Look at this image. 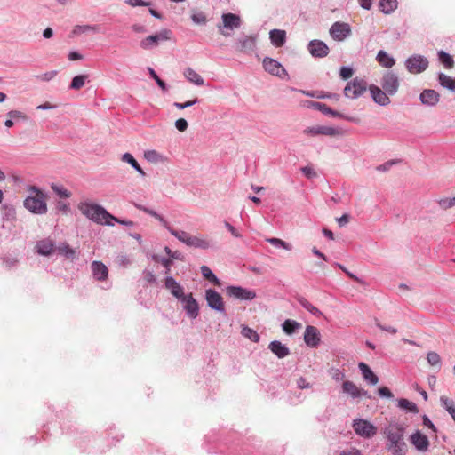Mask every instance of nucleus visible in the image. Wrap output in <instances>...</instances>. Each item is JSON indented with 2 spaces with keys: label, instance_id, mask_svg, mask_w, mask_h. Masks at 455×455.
Listing matches in <instances>:
<instances>
[{
  "label": "nucleus",
  "instance_id": "de8ad7c7",
  "mask_svg": "<svg viewBox=\"0 0 455 455\" xmlns=\"http://www.w3.org/2000/svg\"><path fill=\"white\" fill-rule=\"evenodd\" d=\"M86 75H79L76 76L71 82L70 88L74 90H79L81 89L84 84L85 81L87 79Z\"/></svg>",
  "mask_w": 455,
  "mask_h": 455
},
{
  "label": "nucleus",
  "instance_id": "09e8293b",
  "mask_svg": "<svg viewBox=\"0 0 455 455\" xmlns=\"http://www.w3.org/2000/svg\"><path fill=\"white\" fill-rule=\"evenodd\" d=\"M427 360L431 366H437L438 369L441 367V357L435 352H429L427 355Z\"/></svg>",
  "mask_w": 455,
  "mask_h": 455
},
{
  "label": "nucleus",
  "instance_id": "c85d7f7f",
  "mask_svg": "<svg viewBox=\"0 0 455 455\" xmlns=\"http://www.w3.org/2000/svg\"><path fill=\"white\" fill-rule=\"evenodd\" d=\"M304 132L311 135L323 134L329 136H333L337 133L334 128L327 126L309 127L304 130Z\"/></svg>",
  "mask_w": 455,
  "mask_h": 455
},
{
  "label": "nucleus",
  "instance_id": "6ab92c4d",
  "mask_svg": "<svg viewBox=\"0 0 455 455\" xmlns=\"http://www.w3.org/2000/svg\"><path fill=\"white\" fill-rule=\"evenodd\" d=\"M187 246L196 248V249H202V250H207L210 248H213L214 244L212 241L203 237V236H197V235H189L188 243L186 244Z\"/></svg>",
  "mask_w": 455,
  "mask_h": 455
},
{
  "label": "nucleus",
  "instance_id": "0eeeda50",
  "mask_svg": "<svg viewBox=\"0 0 455 455\" xmlns=\"http://www.w3.org/2000/svg\"><path fill=\"white\" fill-rule=\"evenodd\" d=\"M380 84L388 95H395L400 85L397 76L391 71H386L383 74Z\"/></svg>",
  "mask_w": 455,
  "mask_h": 455
},
{
  "label": "nucleus",
  "instance_id": "f03ea898",
  "mask_svg": "<svg viewBox=\"0 0 455 455\" xmlns=\"http://www.w3.org/2000/svg\"><path fill=\"white\" fill-rule=\"evenodd\" d=\"M405 428L403 426L394 423L384 429L387 438L386 447L393 455H405L407 445L404 442Z\"/></svg>",
  "mask_w": 455,
  "mask_h": 455
},
{
  "label": "nucleus",
  "instance_id": "72a5a7b5",
  "mask_svg": "<svg viewBox=\"0 0 455 455\" xmlns=\"http://www.w3.org/2000/svg\"><path fill=\"white\" fill-rule=\"evenodd\" d=\"M184 76L192 84L196 85L204 84L203 77L191 68H187L185 69Z\"/></svg>",
  "mask_w": 455,
  "mask_h": 455
},
{
  "label": "nucleus",
  "instance_id": "cd10ccee",
  "mask_svg": "<svg viewBox=\"0 0 455 455\" xmlns=\"http://www.w3.org/2000/svg\"><path fill=\"white\" fill-rule=\"evenodd\" d=\"M0 211L2 213V217L5 220H12L15 218V208L9 202L0 201Z\"/></svg>",
  "mask_w": 455,
  "mask_h": 455
},
{
  "label": "nucleus",
  "instance_id": "a878e982",
  "mask_svg": "<svg viewBox=\"0 0 455 455\" xmlns=\"http://www.w3.org/2000/svg\"><path fill=\"white\" fill-rule=\"evenodd\" d=\"M63 256L66 259L74 261L77 259L78 251L76 249L71 248L68 243H59V256Z\"/></svg>",
  "mask_w": 455,
  "mask_h": 455
},
{
  "label": "nucleus",
  "instance_id": "412c9836",
  "mask_svg": "<svg viewBox=\"0 0 455 455\" xmlns=\"http://www.w3.org/2000/svg\"><path fill=\"white\" fill-rule=\"evenodd\" d=\"M36 251L42 256H49L55 251V244L51 239H43L36 243Z\"/></svg>",
  "mask_w": 455,
  "mask_h": 455
},
{
  "label": "nucleus",
  "instance_id": "dca6fc26",
  "mask_svg": "<svg viewBox=\"0 0 455 455\" xmlns=\"http://www.w3.org/2000/svg\"><path fill=\"white\" fill-rule=\"evenodd\" d=\"M164 287L177 299H180L183 295H185L183 287L172 275H167L165 277Z\"/></svg>",
  "mask_w": 455,
  "mask_h": 455
},
{
  "label": "nucleus",
  "instance_id": "473e14b6",
  "mask_svg": "<svg viewBox=\"0 0 455 455\" xmlns=\"http://www.w3.org/2000/svg\"><path fill=\"white\" fill-rule=\"evenodd\" d=\"M301 323L291 319H287L282 324V329L284 333L291 335L295 333L299 329L301 328Z\"/></svg>",
  "mask_w": 455,
  "mask_h": 455
},
{
  "label": "nucleus",
  "instance_id": "5fc2aeb1",
  "mask_svg": "<svg viewBox=\"0 0 455 455\" xmlns=\"http://www.w3.org/2000/svg\"><path fill=\"white\" fill-rule=\"evenodd\" d=\"M89 31L96 32L97 28H96V27L90 26V25L76 26L74 28L73 33L76 34V35H78V34L86 33V32H89Z\"/></svg>",
  "mask_w": 455,
  "mask_h": 455
},
{
  "label": "nucleus",
  "instance_id": "a211bd4d",
  "mask_svg": "<svg viewBox=\"0 0 455 455\" xmlns=\"http://www.w3.org/2000/svg\"><path fill=\"white\" fill-rule=\"evenodd\" d=\"M370 92L373 100L381 106H387L390 103V100L387 92L385 90H381L377 85H370L369 87Z\"/></svg>",
  "mask_w": 455,
  "mask_h": 455
},
{
  "label": "nucleus",
  "instance_id": "c756f323",
  "mask_svg": "<svg viewBox=\"0 0 455 455\" xmlns=\"http://www.w3.org/2000/svg\"><path fill=\"white\" fill-rule=\"evenodd\" d=\"M270 40L276 47H281L284 44L286 39V33L284 30L273 29L270 31Z\"/></svg>",
  "mask_w": 455,
  "mask_h": 455
},
{
  "label": "nucleus",
  "instance_id": "39448f33",
  "mask_svg": "<svg viewBox=\"0 0 455 455\" xmlns=\"http://www.w3.org/2000/svg\"><path fill=\"white\" fill-rule=\"evenodd\" d=\"M366 90L367 83L356 77L352 82L347 84L344 89V94L347 98L355 99L363 94Z\"/></svg>",
  "mask_w": 455,
  "mask_h": 455
},
{
  "label": "nucleus",
  "instance_id": "c9c22d12",
  "mask_svg": "<svg viewBox=\"0 0 455 455\" xmlns=\"http://www.w3.org/2000/svg\"><path fill=\"white\" fill-rule=\"evenodd\" d=\"M342 391L350 395L353 398H359V387L350 380H345L343 382Z\"/></svg>",
  "mask_w": 455,
  "mask_h": 455
},
{
  "label": "nucleus",
  "instance_id": "13d9d810",
  "mask_svg": "<svg viewBox=\"0 0 455 455\" xmlns=\"http://www.w3.org/2000/svg\"><path fill=\"white\" fill-rule=\"evenodd\" d=\"M144 156L150 162H156L160 158V155L156 150H148L145 152Z\"/></svg>",
  "mask_w": 455,
  "mask_h": 455
},
{
  "label": "nucleus",
  "instance_id": "37998d69",
  "mask_svg": "<svg viewBox=\"0 0 455 455\" xmlns=\"http://www.w3.org/2000/svg\"><path fill=\"white\" fill-rule=\"evenodd\" d=\"M266 241L275 246V248L291 251L292 246L291 243L276 237L267 238Z\"/></svg>",
  "mask_w": 455,
  "mask_h": 455
},
{
  "label": "nucleus",
  "instance_id": "2f4dec72",
  "mask_svg": "<svg viewBox=\"0 0 455 455\" xmlns=\"http://www.w3.org/2000/svg\"><path fill=\"white\" fill-rule=\"evenodd\" d=\"M29 195L26 196L25 199H47L48 195L44 192L42 188L36 187V186H28L27 187Z\"/></svg>",
  "mask_w": 455,
  "mask_h": 455
},
{
  "label": "nucleus",
  "instance_id": "e2e57ef3",
  "mask_svg": "<svg viewBox=\"0 0 455 455\" xmlns=\"http://www.w3.org/2000/svg\"><path fill=\"white\" fill-rule=\"evenodd\" d=\"M339 75L344 80H347L353 76V69L350 68L342 67L340 68Z\"/></svg>",
  "mask_w": 455,
  "mask_h": 455
},
{
  "label": "nucleus",
  "instance_id": "49530a36",
  "mask_svg": "<svg viewBox=\"0 0 455 455\" xmlns=\"http://www.w3.org/2000/svg\"><path fill=\"white\" fill-rule=\"evenodd\" d=\"M241 333L244 338H247L253 342H259V335L257 331L248 326H243Z\"/></svg>",
  "mask_w": 455,
  "mask_h": 455
},
{
  "label": "nucleus",
  "instance_id": "7c9ffc66",
  "mask_svg": "<svg viewBox=\"0 0 455 455\" xmlns=\"http://www.w3.org/2000/svg\"><path fill=\"white\" fill-rule=\"evenodd\" d=\"M298 303L307 311H308L310 314H312L314 316H321L323 314L322 312L315 307L313 304H311L307 299H305L302 296L297 297Z\"/></svg>",
  "mask_w": 455,
  "mask_h": 455
},
{
  "label": "nucleus",
  "instance_id": "bf43d9fd",
  "mask_svg": "<svg viewBox=\"0 0 455 455\" xmlns=\"http://www.w3.org/2000/svg\"><path fill=\"white\" fill-rule=\"evenodd\" d=\"M378 394L379 396L392 399L394 397L393 393L390 391V389L387 387H381L378 389Z\"/></svg>",
  "mask_w": 455,
  "mask_h": 455
},
{
  "label": "nucleus",
  "instance_id": "603ef678",
  "mask_svg": "<svg viewBox=\"0 0 455 455\" xmlns=\"http://www.w3.org/2000/svg\"><path fill=\"white\" fill-rule=\"evenodd\" d=\"M144 212H148L149 215L156 218L164 228L168 226V221L160 214H158L156 211L150 210L148 208H144Z\"/></svg>",
  "mask_w": 455,
  "mask_h": 455
},
{
  "label": "nucleus",
  "instance_id": "aec40b11",
  "mask_svg": "<svg viewBox=\"0 0 455 455\" xmlns=\"http://www.w3.org/2000/svg\"><path fill=\"white\" fill-rule=\"evenodd\" d=\"M410 441L411 444L420 451H426L429 446V441L427 435H423L419 430L411 435Z\"/></svg>",
  "mask_w": 455,
  "mask_h": 455
},
{
  "label": "nucleus",
  "instance_id": "6e6d98bb",
  "mask_svg": "<svg viewBox=\"0 0 455 455\" xmlns=\"http://www.w3.org/2000/svg\"><path fill=\"white\" fill-rule=\"evenodd\" d=\"M148 71H149V74L151 76V77L153 79H155V81L156 82V84H158V86L163 90V91H166L167 87H166V84L165 83L156 75V73L155 72V70L151 68H148Z\"/></svg>",
  "mask_w": 455,
  "mask_h": 455
},
{
  "label": "nucleus",
  "instance_id": "69168bd1",
  "mask_svg": "<svg viewBox=\"0 0 455 455\" xmlns=\"http://www.w3.org/2000/svg\"><path fill=\"white\" fill-rule=\"evenodd\" d=\"M422 423L426 427L430 428L433 432L437 431L435 426L434 425V423L430 420V419L427 415H424L422 417Z\"/></svg>",
  "mask_w": 455,
  "mask_h": 455
},
{
  "label": "nucleus",
  "instance_id": "bb28decb",
  "mask_svg": "<svg viewBox=\"0 0 455 455\" xmlns=\"http://www.w3.org/2000/svg\"><path fill=\"white\" fill-rule=\"evenodd\" d=\"M423 104L434 106L439 100V94L435 90H424L420 94Z\"/></svg>",
  "mask_w": 455,
  "mask_h": 455
},
{
  "label": "nucleus",
  "instance_id": "0e129e2a",
  "mask_svg": "<svg viewBox=\"0 0 455 455\" xmlns=\"http://www.w3.org/2000/svg\"><path fill=\"white\" fill-rule=\"evenodd\" d=\"M297 387L300 389H306L310 388L312 387V384L307 382L304 377H300L297 380Z\"/></svg>",
  "mask_w": 455,
  "mask_h": 455
},
{
  "label": "nucleus",
  "instance_id": "e433bc0d",
  "mask_svg": "<svg viewBox=\"0 0 455 455\" xmlns=\"http://www.w3.org/2000/svg\"><path fill=\"white\" fill-rule=\"evenodd\" d=\"M397 405L400 409L404 410L407 412L418 413L419 409L416 403L411 402L405 398H400L397 401Z\"/></svg>",
  "mask_w": 455,
  "mask_h": 455
},
{
  "label": "nucleus",
  "instance_id": "052dcab7",
  "mask_svg": "<svg viewBox=\"0 0 455 455\" xmlns=\"http://www.w3.org/2000/svg\"><path fill=\"white\" fill-rule=\"evenodd\" d=\"M188 122L184 118H179L175 122V127L180 132H185L188 129Z\"/></svg>",
  "mask_w": 455,
  "mask_h": 455
},
{
  "label": "nucleus",
  "instance_id": "8fccbe9b",
  "mask_svg": "<svg viewBox=\"0 0 455 455\" xmlns=\"http://www.w3.org/2000/svg\"><path fill=\"white\" fill-rule=\"evenodd\" d=\"M439 60L447 68H451L453 67V60L451 55L444 52H439Z\"/></svg>",
  "mask_w": 455,
  "mask_h": 455
},
{
  "label": "nucleus",
  "instance_id": "a19ab883",
  "mask_svg": "<svg viewBox=\"0 0 455 455\" xmlns=\"http://www.w3.org/2000/svg\"><path fill=\"white\" fill-rule=\"evenodd\" d=\"M200 270H201L202 275L209 282H211L216 285H219L220 283L219 278L215 275V274L207 266H202L200 267Z\"/></svg>",
  "mask_w": 455,
  "mask_h": 455
},
{
  "label": "nucleus",
  "instance_id": "4be33fe9",
  "mask_svg": "<svg viewBox=\"0 0 455 455\" xmlns=\"http://www.w3.org/2000/svg\"><path fill=\"white\" fill-rule=\"evenodd\" d=\"M268 349L279 359H283L290 355L289 347L279 340L271 341Z\"/></svg>",
  "mask_w": 455,
  "mask_h": 455
},
{
  "label": "nucleus",
  "instance_id": "f257e3e1",
  "mask_svg": "<svg viewBox=\"0 0 455 455\" xmlns=\"http://www.w3.org/2000/svg\"><path fill=\"white\" fill-rule=\"evenodd\" d=\"M80 212L86 216L92 221L107 226H114L115 223H118L127 227L134 226V222L132 220L119 219L111 213H109L105 208L98 204H92L87 201L81 202L78 206Z\"/></svg>",
  "mask_w": 455,
  "mask_h": 455
},
{
  "label": "nucleus",
  "instance_id": "338daca9",
  "mask_svg": "<svg viewBox=\"0 0 455 455\" xmlns=\"http://www.w3.org/2000/svg\"><path fill=\"white\" fill-rule=\"evenodd\" d=\"M340 455H362V451L356 448L351 447L347 450H343Z\"/></svg>",
  "mask_w": 455,
  "mask_h": 455
},
{
  "label": "nucleus",
  "instance_id": "6e6552de",
  "mask_svg": "<svg viewBox=\"0 0 455 455\" xmlns=\"http://www.w3.org/2000/svg\"><path fill=\"white\" fill-rule=\"evenodd\" d=\"M183 304V309L191 319H196L199 315V306L192 293L185 294L178 299Z\"/></svg>",
  "mask_w": 455,
  "mask_h": 455
},
{
  "label": "nucleus",
  "instance_id": "f3484780",
  "mask_svg": "<svg viewBox=\"0 0 455 455\" xmlns=\"http://www.w3.org/2000/svg\"><path fill=\"white\" fill-rule=\"evenodd\" d=\"M308 50L314 57L317 58L325 57L329 53L328 46L320 40H312L308 44Z\"/></svg>",
  "mask_w": 455,
  "mask_h": 455
},
{
  "label": "nucleus",
  "instance_id": "c03bdc74",
  "mask_svg": "<svg viewBox=\"0 0 455 455\" xmlns=\"http://www.w3.org/2000/svg\"><path fill=\"white\" fill-rule=\"evenodd\" d=\"M439 82L443 87H445L451 92H455V79L450 77L449 76L441 73L439 75Z\"/></svg>",
  "mask_w": 455,
  "mask_h": 455
},
{
  "label": "nucleus",
  "instance_id": "423d86ee",
  "mask_svg": "<svg viewBox=\"0 0 455 455\" xmlns=\"http://www.w3.org/2000/svg\"><path fill=\"white\" fill-rule=\"evenodd\" d=\"M205 300L207 306L220 313H225V305L221 295L213 289H207L205 291Z\"/></svg>",
  "mask_w": 455,
  "mask_h": 455
},
{
  "label": "nucleus",
  "instance_id": "3c124183",
  "mask_svg": "<svg viewBox=\"0 0 455 455\" xmlns=\"http://www.w3.org/2000/svg\"><path fill=\"white\" fill-rule=\"evenodd\" d=\"M164 252L168 256L167 259H172V261H173V259H178V260L184 259V255L182 252H180L179 251H172L168 246L164 247Z\"/></svg>",
  "mask_w": 455,
  "mask_h": 455
},
{
  "label": "nucleus",
  "instance_id": "f8f14e48",
  "mask_svg": "<svg viewBox=\"0 0 455 455\" xmlns=\"http://www.w3.org/2000/svg\"><path fill=\"white\" fill-rule=\"evenodd\" d=\"M172 32L168 29H164L161 31L159 34L151 35L144 38L140 42V46L143 49H148L153 45L157 44L160 41L169 40L171 37Z\"/></svg>",
  "mask_w": 455,
  "mask_h": 455
},
{
  "label": "nucleus",
  "instance_id": "b1692460",
  "mask_svg": "<svg viewBox=\"0 0 455 455\" xmlns=\"http://www.w3.org/2000/svg\"><path fill=\"white\" fill-rule=\"evenodd\" d=\"M24 207L36 214H43L47 211L46 201H23Z\"/></svg>",
  "mask_w": 455,
  "mask_h": 455
},
{
  "label": "nucleus",
  "instance_id": "864d4df0",
  "mask_svg": "<svg viewBox=\"0 0 455 455\" xmlns=\"http://www.w3.org/2000/svg\"><path fill=\"white\" fill-rule=\"evenodd\" d=\"M191 19L194 23L203 25L207 21L206 16L204 12H198L192 14Z\"/></svg>",
  "mask_w": 455,
  "mask_h": 455
},
{
  "label": "nucleus",
  "instance_id": "4d7b16f0",
  "mask_svg": "<svg viewBox=\"0 0 455 455\" xmlns=\"http://www.w3.org/2000/svg\"><path fill=\"white\" fill-rule=\"evenodd\" d=\"M440 403H441V405L442 407L447 411L448 410H450V407L452 408L455 406V403L453 402V400L446 397V396H441L440 397Z\"/></svg>",
  "mask_w": 455,
  "mask_h": 455
},
{
  "label": "nucleus",
  "instance_id": "680f3d73",
  "mask_svg": "<svg viewBox=\"0 0 455 455\" xmlns=\"http://www.w3.org/2000/svg\"><path fill=\"white\" fill-rule=\"evenodd\" d=\"M143 277L148 283H155L156 281L155 274L153 273V271L150 270H144Z\"/></svg>",
  "mask_w": 455,
  "mask_h": 455
},
{
  "label": "nucleus",
  "instance_id": "4468645a",
  "mask_svg": "<svg viewBox=\"0 0 455 455\" xmlns=\"http://www.w3.org/2000/svg\"><path fill=\"white\" fill-rule=\"evenodd\" d=\"M350 32V26L344 22H335L330 29L331 36L339 41L344 40Z\"/></svg>",
  "mask_w": 455,
  "mask_h": 455
},
{
  "label": "nucleus",
  "instance_id": "9d476101",
  "mask_svg": "<svg viewBox=\"0 0 455 455\" xmlns=\"http://www.w3.org/2000/svg\"><path fill=\"white\" fill-rule=\"evenodd\" d=\"M427 60L419 55L412 56L406 60V68L411 74L421 73L427 68Z\"/></svg>",
  "mask_w": 455,
  "mask_h": 455
},
{
  "label": "nucleus",
  "instance_id": "1a4fd4ad",
  "mask_svg": "<svg viewBox=\"0 0 455 455\" xmlns=\"http://www.w3.org/2000/svg\"><path fill=\"white\" fill-rule=\"evenodd\" d=\"M226 293L229 297L240 300H252L256 298V292L242 286L229 285L226 288Z\"/></svg>",
  "mask_w": 455,
  "mask_h": 455
},
{
  "label": "nucleus",
  "instance_id": "393cba45",
  "mask_svg": "<svg viewBox=\"0 0 455 455\" xmlns=\"http://www.w3.org/2000/svg\"><path fill=\"white\" fill-rule=\"evenodd\" d=\"M256 38L249 36L240 39L236 44V50L239 52H252L255 48Z\"/></svg>",
  "mask_w": 455,
  "mask_h": 455
},
{
  "label": "nucleus",
  "instance_id": "ea45409f",
  "mask_svg": "<svg viewBox=\"0 0 455 455\" xmlns=\"http://www.w3.org/2000/svg\"><path fill=\"white\" fill-rule=\"evenodd\" d=\"M173 236H175L180 242L187 244L188 237L190 235L189 233L183 230H177L172 228L170 224L165 228Z\"/></svg>",
  "mask_w": 455,
  "mask_h": 455
},
{
  "label": "nucleus",
  "instance_id": "9b49d317",
  "mask_svg": "<svg viewBox=\"0 0 455 455\" xmlns=\"http://www.w3.org/2000/svg\"><path fill=\"white\" fill-rule=\"evenodd\" d=\"M304 342L311 348H316L321 343L319 330L312 325H307L304 332Z\"/></svg>",
  "mask_w": 455,
  "mask_h": 455
},
{
  "label": "nucleus",
  "instance_id": "20e7f679",
  "mask_svg": "<svg viewBox=\"0 0 455 455\" xmlns=\"http://www.w3.org/2000/svg\"><path fill=\"white\" fill-rule=\"evenodd\" d=\"M352 427L357 435L366 439H370L377 434V427L366 419H354Z\"/></svg>",
  "mask_w": 455,
  "mask_h": 455
},
{
  "label": "nucleus",
  "instance_id": "79ce46f5",
  "mask_svg": "<svg viewBox=\"0 0 455 455\" xmlns=\"http://www.w3.org/2000/svg\"><path fill=\"white\" fill-rule=\"evenodd\" d=\"M122 161L130 164L140 174L145 176L146 173L141 169L140 165L138 164L136 159L130 153H125L122 156Z\"/></svg>",
  "mask_w": 455,
  "mask_h": 455
},
{
  "label": "nucleus",
  "instance_id": "f704fd0d",
  "mask_svg": "<svg viewBox=\"0 0 455 455\" xmlns=\"http://www.w3.org/2000/svg\"><path fill=\"white\" fill-rule=\"evenodd\" d=\"M152 259L155 262L160 263L164 267V273L165 275H168L171 273V268H172V266L173 265V261L172 260V259H166L158 254H153Z\"/></svg>",
  "mask_w": 455,
  "mask_h": 455
},
{
  "label": "nucleus",
  "instance_id": "a18cd8bd",
  "mask_svg": "<svg viewBox=\"0 0 455 455\" xmlns=\"http://www.w3.org/2000/svg\"><path fill=\"white\" fill-rule=\"evenodd\" d=\"M314 107L315 108H317L318 110H320L321 112H323V114H326V115H331L332 116H339V117H343V116L337 112V111H334L332 110L330 107H328L326 104L324 103H321V102H315L314 104Z\"/></svg>",
  "mask_w": 455,
  "mask_h": 455
},
{
  "label": "nucleus",
  "instance_id": "4c0bfd02",
  "mask_svg": "<svg viewBox=\"0 0 455 455\" xmlns=\"http://www.w3.org/2000/svg\"><path fill=\"white\" fill-rule=\"evenodd\" d=\"M378 62L385 68H392L395 65V60L389 56L386 52L379 51L377 55Z\"/></svg>",
  "mask_w": 455,
  "mask_h": 455
},
{
  "label": "nucleus",
  "instance_id": "774afa93",
  "mask_svg": "<svg viewBox=\"0 0 455 455\" xmlns=\"http://www.w3.org/2000/svg\"><path fill=\"white\" fill-rule=\"evenodd\" d=\"M331 378L335 381H340L343 380L345 378V374L343 371H341L339 369H335L331 374Z\"/></svg>",
  "mask_w": 455,
  "mask_h": 455
},
{
  "label": "nucleus",
  "instance_id": "58836bf2",
  "mask_svg": "<svg viewBox=\"0 0 455 455\" xmlns=\"http://www.w3.org/2000/svg\"><path fill=\"white\" fill-rule=\"evenodd\" d=\"M379 9L386 14H389L397 8V0H380Z\"/></svg>",
  "mask_w": 455,
  "mask_h": 455
},
{
  "label": "nucleus",
  "instance_id": "2eb2a0df",
  "mask_svg": "<svg viewBox=\"0 0 455 455\" xmlns=\"http://www.w3.org/2000/svg\"><path fill=\"white\" fill-rule=\"evenodd\" d=\"M91 271L93 278L99 282H104L108 279V269L101 261H92L91 263Z\"/></svg>",
  "mask_w": 455,
  "mask_h": 455
},
{
  "label": "nucleus",
  "instance_id": "ddd939ff",
  "mask_svg": "<svg viewBox=\"0 0 455 455\" xmlns=\"http://www.w3.org/2000/svg\"><path fill=\"white\" fill-rule=\"evenodd\" d=\"M263 67L267 72L271 75L283 77L286 75L284 68L275 60L271 58H265L263 60Z\"/></svg>",
  "mask_w": 455,
  "mask_h": 455
},
{
  "label": "nucleus",
  "instance_id": "5701e85b",
  "mask_svg": "<svg viewBox=\"0 0 455 455\" xmlns=\"http://www.w3.org/2000/svg\"><path fill=\"white\" fill-rule=\"evenodd\" d=\"M358 368L361 371L363 379L369 384L374 386L379 382L378 376L372 371L368 364L365 363H359Z\"/></svg>",
  "mask_w": 455,
  "mask_h": 455
},
{
  "label": "nucleus",
  "instance_id": "7ed1b4c3",
  "mask_svg": "<svg viewBox=\"0 0 455 455\" xmlns=\"http://www.w3.org/2000/svg\"><path fill=\"white\" fill-rule=\"evenodd\" d=\"M222 23L218 25L219 32L224 36H229L230 31L241 26V18L234 13H224L221 17Z\"/></svg>",
  "mask_w": 455,
  "mask_h": 455
}]
</instances>
